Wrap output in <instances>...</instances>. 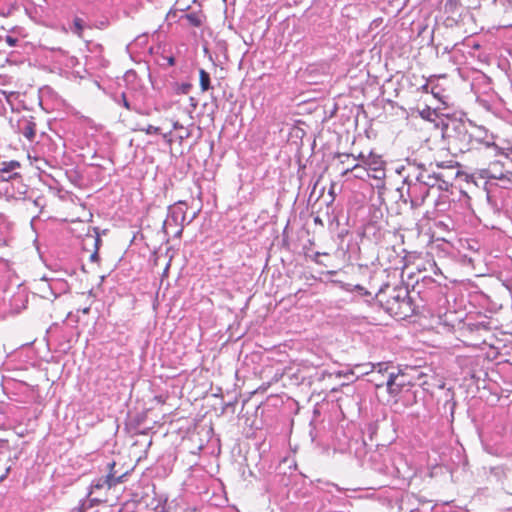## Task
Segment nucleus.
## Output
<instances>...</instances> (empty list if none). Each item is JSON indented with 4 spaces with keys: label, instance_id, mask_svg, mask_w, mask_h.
Here are the masks:
<instances>
[{
    "label": "nucleus",
    "instance_id": "1",
    "mask_svg": "<svg viewBox=\"0 0 512 512\" xmlns=\"http://www.w3.org/2000/svg\"><path fill=\"white\" fill-rule=\"evenodd\" d=\"M387 290H389V286L379 290L376 295L378 302L396 318L409 317L413 313V306L408 290L405 287H394L388 295Z\"/></svg>",
    "mask_w": 512,
    "mask_h": 512
},
{
    "label": "nucleus",
    "instance_id": "2",
    "mask_svg": "<svg viewBox=\"0 0 512 512\" xmlns=\"http://www.w3.org/2000/svg\"><path fill=\"white\" fill-rule=\"evenodd\" d=\"M186 210L187 206L184 202H178L169 206L168 215L163 223V229L166 233H169L172 228H177V230L174 231V235L176 237L181 236L186 220Z\"/></svg>",
    "mask_w": 512,
    "mask_h": 512
},
{
    "label": "nucleus",
    "instance_id": "3",
    "mask_svg": "<svg viewBox=\"0 0 512 512\" xmlns=\"http://www.w3.org/2000/svg\"><path fill=\"white\" fill-rule=\"evenodd\" d=\"M3 190L8 199L23 200L26 197L28 187L23 183L18 173L9 175L7 178L3 176Z\"/></svg>",
    "mask_w": 512,
    "mask_h": 512
},
{
    "label": "nucleus",
    "instance_id": "4",
    "mask_svg": "<svg viewBox=\"0 0 512 512\" xmlns=\"http://www.w3.org/2000/svg\"><path fill=\"white\" fill-rule=\"evenodd\" d=\"M404 184L407 185V195L410 199L411 206H421L429 195V189L419 183L414 182L411 172H409L404 177Z\"/></svg>",
    "mask_w": 512,
    "mask_h": 512
},
{
    "label": "nucleus",
    "instance_id": "5",
    "mask_svg": "<svg viewBox=\"0 0 512 512\" xmlns=\"http://www.w3.org/2000/svg\"><path fill=\"white\" fill-rule=\"evenodd\" d=\"M413 382L408 375L398 370L397 372H389L386 380L387 392L393 396H398L406 387L412 386Z\"/></svg>",
    "mask_w": 512,
    "mask_h": 512
},
{
    "label": "nucleus",
    "instance_id": "6",
    "mask_svg": "<svg viewBox=\"0 0 512 512\" xmlns=\"http://www.w3.org/2000/svg\"><path fill=\"white\" fill-rule=\"evenodd\" d=\"M365 165L371 178L376 180H383L385 178V162L382 160L381 156L370 152L365 160Z\"/></svg>",
    "mask_w": 512,
    "mask_h": 512
},
{
    "label": "nucleus",
    "instance_id": "7",
    "mask_svg": "<svg viewBox=\"0 0 512 512\" xmlns=\"http://www.w3.org/2000/svg\"><path fill=\"white\" fill-rule=\"evenodd\" d=\"M462 137H463L462 141L466 142L462 146L459 147V150L462 152L470 149L469 144H470V141H472L473 139L476 142L484 143L487 147L494 145L493 141H490L487 139V137H488L487 131L481 127H478L476 129L475 133H473V134H468L465 132Z\"/></svg>",
    "mask_w": 512,
    "mask_h": 512
},
{
    "label": "nucleus",
    "instance_id": "8",
    "mask_svg": "<svg viewBox=\"0 0 512 512\" xmlns=\"http://www.w3.org/2000/svg\"><path fill=\"white\" fill-rule=\"evenodd\" d=\"M413 172H411L413 176V181L419 183L429 190L434 187L438 182V177L435 174L428 173L427 170L419 166L417 168L413 167Z\"/></svg>",
    "mask_w": 512,
    "mask_h": 512
},
{
    "label": "nucleus",
    "instance_id": "9",
    "mask_svg": "<svg viewBox=\"0 0 512 512\" xmlns=\"http://www.w3.org/2000/svg\"><path fill=\"white\" fill-rule=\"evenodd\" d=\"M367 367H370L369 370H365L364 374H372L371 382L375 383V386L377 388L383 387L386 385V381L377 382V376H384V374L389 375V372L392 366H390L388 363L379 362L376 364H367Z\"/></svg>",
    "mask_w": 512,
    "mask_h": 512
},
{
    "label": "nucleus",
    "instance_id": "10",
    "mask_svg": "<svg viewBox=\"0 0 512 512\" xmlns=\"http://www.w3.org/2000/svg\"><path fill=\"white\" fill-rule=\"evenodd\" d=\"M349 172H354V177L362 180L366 177H371L370 173L366 169V165L360 163H354L352 166L343 168L342 176L347 175Z\"/></svg>",
    "mask_w": 512,
    "mask_h": 512
},
{
    "label": "nucleus",
    "instance_id": "11",
    "mask_svg": "<svg viewBox=\"0 0 512 512\" xmlns=\"http://www.w3.org/2000/svg\"><path fill=\"white\" fill-rule=\"evenodd\" d=\"M115 467V462L108 463L109 473L104 476L105 480H107V488L110 489L112 487H115L117 484L121 483L123 481L124 475L116 477L114 475L113 469Z\"/></svg>",
    "mask_w": 512,
    "mask_h": 512
},
{
    "label": "nucleus",
    "instance_id": "12",
    "mask_svg": "<svg viewBox=\"0 0 512 512\" xmlns=\"http://www.w3.org/2000/svg\"><path fill=\"white\" fill-rule=\"evenodd\" d=\"M21 133L30 141L35 137V123L31 121H25L21 127Z\"/></svg>",
    "mask_w": 512,
    "mask_h": 512
},
{
    "label": "nucleus",
    "instance_id": "13",
    "mask_svg": "<svg viewBox=\"0 0 512 512\" xmlns=\"http://www.w3.org/2000/svg\"><path fill=\"white\" fill-rule=\"evenodd\" d=\"M119 103H121L127 110H132V111H135L136 113L142 114V115H149L148 111H143L138 106L131 105V103L126 98L125 93L121 94Z\"/></svg>",
    "mask_w": 512,
    "mask_h": 512
},
{
    "label": "nucleus",
    "instance_id": "14",
    "mask_svg": "<svg viewBox=\"0 0 512 512\" xmlns=\"http://www.w3.org/2000/svg\"><path fill=\"white\" fill-rule=\"evenodd\" d=\"M337 157L340 159L338 163V169L342 174L343 168H347L348 166H352L354 163H350V159H352L353 154L339 153Z\"/></svg>",
    "mask_w": 512,
    "mask_h": 512
},
{
    "label": "nucleus",
    "instance_id": "15",
    "mask_svg": "<svg viewBox=\"0 0 512 512\" xmlns=\"http://www.w3.org/2000/svg\"><path fill=\"white\" fill-rule=\"evenodd\" d=\"M200 87L202 91L210 89V75L204 69L199 70Z\"/></svg>",
    "mask_w": 512,
    "mask_h": 512
},
{
    "label": "nucleus",
    "instance_id": "16",
    "mask_svg": "<svg viewBox=\"0 0 512 512\" xmlns=\"http://www.w3.org/2000/svg\"><path fill=\"white\" fill-rule=\"evenodd\" d=\"M84 27V21L79 17H75L73 20V27L71 28L72 32L79 38H82Z\"/></svg>",
    "mask_w": 512,
    "mask_h": 512
},
{
    "label": "nucleus",
    "instance_id": "17",
    "mask_svg": "<svg viewBox=\"0 0 512 512\" xmlns=\"http://www.w3.org/2000/svg\"><path fill=\"white\" fill-rule=\"evenodd\" d=\"M188 23L193 27H199L202 25V19L201 16L197 13H188L183 16Z\"/></svg>",
    "mask_w": 512,
    "mask_h": 512
},
{
    "label": "nucleus",
    "instance_id": "18",
    "mask_svg": "<svg viewBox=\"0 0 512 512\" xmlns=\"http://www.w3.org/2000/svg\"><path fill=\"white\" fill-rule=\"evenodd\" d=\"M105 487L107 488V480H105L104 477H100L92 482L90 493H92L94 490H99Z\"/></svg>",
    "mask_w": 512,
    "mask_h": 512
},
{
    "label": "nucleus",
    "instance_id": "19",
    "mask_svg": "<svg viewBox=\"0 0 512 512\" xmlns=\"http://www.w3.org/2000/svg\"><path fill=\"white\" fill-rule=\"evenodd\" d=\"M20 167V164L18 161H10L8 163H3V167L1 169V172L3 174L5 173H9V172H12L14 171L15 169L19 168Z\"/></svg>",
    "mask_w": 512,
    "mask_h": 512
},
{
    "label": "nucleus",
    "instance_id": "20",
    "mask_svg": "<svg viewBox=\"0 0 512 512\" xmlns=\"http://www.w3.org/2000/svg\"><path fill=\"white\" fill-rule=\"evenodd\" d=\"M366 159H367V155H365L364 153H360L357 156L353 155V157H352V160L354 161V163H360V164H363V165H365V160Z\"/></svg>",
    "mask_w": 512,
    "mask_h": 512
},
{
    "label": "nucleus",
    "instance_id": "21",
    "mask_svg": "<svg viewBox=\"0 0 512 512\" xmlns=\"http://www.w3.org/2000/svg\"><path fill=\"white\" fill-rule=\"evenodd\" d=\"M435 114L434 111H432L429 107L423 109L421 112H420V115L422 118L424 119H428L430 120L431 116Z\"/></svg>",
    "mask_w": 512,
    "mask_h": 512
},
{
    "label": "nucleus",
    "instance_id": "22",
    "mask_svg": "<svg viewBox=\"0 0 512 512\" xmlns=\"http://www.w3.org/2000/svg\"><path fill=\"white\" fill-rule=\"evenodd\" d=\"M143 131L148 135L157 134L159 133L160 128L153 125H148L145 129H143Z\"/></svg>",
    "mask_w": 512,
    "mask_h": 512
},
{
    "label": "nucleus",
    "instance_id": "23",
    "mask_svg": "<svg viewBox=\"0 0 512 512\" xmlns=\"http://www.w3.org/2000/svg\"><path fill=\"white\" fill-rule=\"evenodd\" d=\"M5 41L10 47H15L18 43V38L13 37L11 35H6Z\"/></svg>",
    "mask_w": 512,
    "mask_h": 512
},
{
    "label": "nucleus",
    "instance_id": "24",
    "mask_svg": "<svg viewBox=\"0 0 512 512\" xmlns=\"http://www.w3.org/2000/svg\"><path fill=\"white\" fill-rule=\"evenodd\" d=\"M190 89H191V84L183 83V84H181V86H179L178 92L187 94L190 91Z\"/></svg>",
    "mask_w": 512,
    "mask_h": 512
},
{
    "label": "nucleus",
    "instance_id": "25",
    "mask_svg": "<svg viewBox=\"0 0 512 512\" xmlns=\"http://www.w3.org/2000/svg\"><path fill=\"white\" fill-rule=\"evenodd\" d=\"M354 290L360 292L363 295H369V293L365 290V288L361 285H355Z\"/></svg>",
    "mask_w": 512,
    "mask_h": 512
},
{
    "label": "nucleus",
    "instance_id": "26",
    "mask_svg": "<svg viewBox=\"0 0 512 512\" xmlns=\"http://www.w3.org/2000/svg\"><path fill=\"white\" fill-rule=\"evenodd\" d=\"M190 136V133L188 132L187 129L184 128V130H181V133L179 135V138L180 139H186Z\"/></svg>",
    "mask_w": 512,
    "mask_h": 512
},
{
    "label": "nucleus",
    "instance_id": "27",
    "mask_svg": "<svg viewBox=\"0 0 512 512\" xmlns=\"http://www.w3.org/2000/svg\"><path fill=\"white\" fill-rule=\"evenodd\" d=\"M173 129L174 130H184V127L178 121H174L173 122Z\"/></svg>",
    "mask_w": 512,
    "mask_h": 512
},
{
    "label": "nucleus",
    "instance_id": "28",
    "mask_svg": "<svg viewBox=\"0 0 512 512\" xmlns=\"http://www.w3.org/2000/svg\"><path fill=\"white\" fill-rule=\"evenodd\" d=\"M9 471L10 467H6L4 473L0 475V482H2L7 477Z\"/></svg>",
    "mask_w": 512,
    "mask_h": 512
},
{
    "label": "nucleus",
    "instance_id": "29",
    "mask_svg": "<svg viewBox=\"0 0 512 512\" xmlns=\"http://www.w3.org/2000/svg\"><path fill=\"white\" fill-rule=\"evenodd\" d=\"M353 374H354V373H353V371H352V370H351V371H349L348 373H343V372L339 371V372H337V373H336V376H337V377H342V376L353 375Z\"/></svg>",
    "mask_w": 512,
    "mask_h": 512
},
{
    "label": "nucleus",
    "instance_id": "30",
    "mask_svg": "<svg viewBox=\"0 0 512 512\" xmlns=\"http://www.w3.org/2000/svg\"><path fill=\"white\" fill-rule=\"evenodd\" d=\"M168 63H169V65H174V58H173V57H170V58L168 59Z\"/></svg>",
    "mask_w": 512,
    "mask_h": 512
},
{
    "label": "nucleus",
    "instance_id": "31",
    "mask_svg": "<svg viewBox=\"0 0 512 512\" xmlns=\"http://www.w3.org/2000/svg\"><path fill=\"white\" fill-rule=\"evenodd\" d=\"M24 308H25V305H23L21 308H17V309H15V312H16V313H19V312L21 311V309H24Z\"/></svg>",
    "mask_w": 512,
    "mask_h": 512
},
{
    "label": "nucleus",
    "instance_id": "32",
    "mask_svg": "<svg viewBox=\"0 0 512 512\" xmlns=\"http://www.w3.org/2000/svg\"><path fill=\"white\" fill-rule=\"evenodd\" d=\"M422 88H423V90L427 91V89H428V85H427V84H425V85H423V87H422Z\"/></svg>",
    "mask_w": 512,
    "mask_h": 512
},
{
    "label": "nucleus",
    "instance_id": "33",
    "mask_svg": "<svg viewBox=\"0 0 512 512\" xmlns=\"http://www.w3.org/2000/svg\"><path fill=\"white\" fill-rule=\"evenodd\" d=\"M381 381H384V380L381 379L380 376H377V382H381Z\"/></svg>",
    "mask_w": 512,
    "mask_h": 512
},
{
    "label": "nucleus",
    "instance_id": "34",
    "mask_svg": "<svg viewBox=\"0 0 512 512\" xmlns=\"http://www.w3.org/2000/svg\"><path fill=\"white\" fill-rule=\"evenodd\" d=\"M95 257H96V254H95V253L91 255V258H92V259H95Z\"/></svg>",
    "mask_w": 512,
    "mask_h": 512
},
{
    "label": "nucleus",
    "instance_id": "35",
    "mask_svg": "<svg viewBox=\"0 0 512 512\" xmlns=\"http://www.w3.org/2000/svg\"><path fill=\"white\" fill-rule=\"evenodd\" d=\"M501 176H494V179H500Z\"/></svg>",
    "mask_w": 512,
    "mask_h": 512
}]
</instances>
